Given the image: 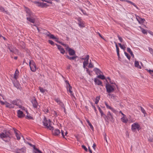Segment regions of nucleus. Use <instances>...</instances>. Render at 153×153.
I'll return each instance as SVG.
<instances>
[{
	"label": "nucleus",
	"instance_id": "1",
	"mask_svg": "<svg viewBox=\"0 0 153 153\" xmlns=\"http://www.w3.org/2000/svg\"><path fill=\"white\" fill-rule=\"evenodd\" d=\"M25 8L27 20L31 23H34L35 21V18L34 14L27 7H25Z\"/></svg>",
	"mask_w": 153,
	"mask_h": 153
},
{
	"label": "nucleus",
	"instance_id": "2",
	"mask_svg": "<svg viewBox=\"0 0 153 153\" xmlns=\"http://www.w3.org/2000/svg\"><path fill=\"white\" fill-rule=\"evenodd\" d=\"M43 125L48 129H49L50 130H53L54 128L51 126V121L50 119L48 120L47 119L44 117L43 121L42 122Z\"/></svg>",
	"mask_w": 153,
	"mask_h": 153
},
{
	"label": "nucleus",
	"instance_id": "3",
	"mask_svg": "<svg viewBox=\"0 0 153 153\" xmlns=\"http://www.w3.org/2000/svg\"><path fill=\"white\" fill-rule=\"evenodd\" d=\"M114 86L111 85L109 84H106L105 88L106 91L108 93H111L113 92L114 91Z\"/></svg>",
	"mask_w": 153,
	"mask_h": 153
},
{
	"label": "nucleus",
	"instance_id": "4",
	"mask_svg": "<svg viewBox=\"0 0 153 153\" xmlns=\"http://www.w3.org/2000/svg\"><path fill=\"white\" fill-rule=\"evenodd\" d=\"M29 65L31 70L32 71H35L36 70V65L33 60L30 61Z\"/></svg>",
	"mask_w": 153,
	"mask_h": 153
},
{
	"label": "nucleus",
	"instance_id": "5",
	"mask_svg": "<svg viewBox=\"0 0 153 153\" xmlns=\"http://www.w3.org/2000/svg\"><path fill=\"white\" fill-rule=\"evenodd\" d=\"M13 151L16 153H24L25 152L26 150L25 148H22L19 149L18 148H16V147L13 149Z\"/></svg>",
	"mask_w": 153,
	"mask_h": 153
},
{
	"label": "nucleus",
	"instance_id": "6",
	"mask_svg": "<svg viewBox=\"0 0 153 153\" xmlns=\"http://www.w3.org/2000/svg\"><path fill=\"white\" fill-rule=\"evenodd\" d=\"M31 102L32 103L33 106L34 108H37L38 107H39V108L40 107V106L39 105L37 100L35 97H34L32 99Z\"/></svg>",
	"mask_w": 153,
	"mask_h": 153
},
{
	"label": "nucleus",
	"instance_id": "7",
	"mask_svg": "<svg viewBox=\"0 0 153 153\" xmlns=\"http://www.w3.org/2000/svg\"><path fill=\"white\" fill-rule=\"evenodd\" d=\"M140 125L138 123H134L132 125L131 130L133 132L136 131V129L139 130Z\"/></svg>",
	"mask_w": 153,
	"mask_h": 153
},
{
	"label": "nucleus",
	"instance_id": "8",
	"mask_svg": "<svg viewBox=\"0 0 153 153\" xmlns=\"http://www.w3.org/2000/svg\"><path fill=\"white\" fill-rule=\"evenodd\" d=\"M66 50L68 51L69 55L70 56L76 55L75 51L71 48L69 47L68 46L66 48Z\"/></svg>",
	"mask_w": 153,
	"mask_h": 153
},
{
	"label": "nucleus",
	"instance_id": "9",
	"mask_svg": "<svg viewBox=\"0 0 153 153\" xmlns=\"http://www.w3.org/2000/svg\"><path fill=\"white\" fill-rule=\"evenodd\" d=\"M65 82L66 83V87L67 89V91H69V92L71 93V95L73 96V92L71 91L72 89V87L70 85L68 81H66Z\"/></svg>",
	"mask_w": 153,
	"mask_h": 153
},
{
	"label": "nucleus",
	"instance_id": "10",
	"mask_svg": "<svg viewBox=\"0 0 153 153\" xmlns=\"http://www.w3.org/2000/svg\"><path fill=\"white\" fill-rule=\"evenodd\" d=\"M6 130H4L3 132L0 134V137L2 139L8 137V135L6 133Z\"/></svg>",
	"mask_w": 153,
	"mask_h": 153
},
{
	"label": "nucleus",
	"instance_id": "11",
	"mask_svg": "<svg viewBox=\"0 0 153 153\" xmlns=\"http://www.w3.org/2000/svg\"><path fill=\"white\" fill-rule=\"evenodd\" d=\"M13 130L16 135V136L17 138V139L18 140H19L20 139V137L19 132V131L15 128H13Z\"/></svg>",
	"mask_w": 153,
	"mask_h": 153
},
{
	"label": "nucleus",
	"instance_id": "12",
	"mask_svg": "<svg viewBox=\"0 0 153 153\" xmlns=\"http://www.w3.org/2000/svg\"><path fill=\"white\" fill-rule=\"evenodd\" d=\"M135 16L137 20L140 24H142L145 21V19H144L141 18L140 16L136 14Z\"/></svg>",
	"mask_w": 153,
	"mask_h": 153
},
{
	"label": "nucleus",
	"instance_id": "13",
	"mask_svg": "<svg viewBox=\"0 0 153 153\" xmlns=\"http://www.w3.org/2000/svg\"><path fill=\"white\" fill-rule=\"evenodd\" d=\"M108 120H110L112 121L114 119L113 115L111 113L110 111H108L107 114Z\"/></svg>",
	"mask_w": 153,
	"mask_h": 153
},
{
	"label": "nucleus",
	"instance_id": "14",
	"mask_svg": "<svg viewBox=\"0 0 153 153\" xmlns=\"http://www.w3.org/2000/svg\"><path fill=\"white\" fill-rule=\"evenodd\" d=\"M89 58V56L87 55L85 58H83L82 59L85 60L83 62V65H87L88 63V60Z\"/></svg>",
	"mask_w": 153,
	"mask_h": 153
},
{
	"label": "nucleus",
	"instance_id": "15",
	"mask_svg": "<svg viewBox=\"0 0 153 153\" xmlns=\"http://www.w3.org/2000/svg\"><path fill=\"white\" fill-rule=\"evenodd\" d=\"M10 102L13 105H18V104H19L20 102L21 103V100L17 99L16 100L12 101L11 100Z\"/></svg>",
	"mask_w": 153,
	"mask_h": 153
},
{
	"label": "nucleus",
	"instance_id": "16",
	"mask_svg": "<svg viewBox=\"0 0 153 153\" xmlns=\"http://www.w3.org/2000/svg\"><path fill=\"white\" fill-rule=\"evenodd\" d=\"M17 116L19 118H22L25 116V115L23 114V112L20 110L17 111Z\"/></svg>",
	"mask_w": 153,
	"mask_h": 153
},
{
	"label": "nucleus",
	"instance_id": "17",
	"mask_svg": "<svg viewBox=\"0 0 153 153\" xmlns=\"http://www.w3.org/2000/svg\"><path fill=\"white\" fill-rule=\"evenodd\" d=\"M77 21L78 22V24L80 27H85L83 23L80 18L79 17L77 19Z\"/></svg>",
	"mask_w": 153,
	"mask_h": 153
},
{
	"label": "nucleus",
	"instance_id": "18",
	"mask_svg": "<svg viewBox=\"0 0 153 153\" xmlns=\"http://www.w3.org/2000/svg\"><path fill=\"white\" fill-rule=\"evenodd\" d=\"M122 1H126L127 2L133 5L134 7H135L137 9L139 10V8L133 2H131V1H129L128 0H120Z\"/></svg>",
	"mask_w": 153,
	"mask_h": 153
},
{
	"label": "nucleus",
	"instance_id": "19",
	"mask_svg": "<svg viewBox=\"0 0 153 153\" xmlns=\"http://www.w3.org/2000/svg\"><path fill=\"white\" fill-rule=\"evenodd\" d=\"M94 82L96 84L98 85H101L102 86H103L102 82L99 80L97 78H95L94 79Z\"/></svg>",
	"mask_w": 153,
	"mask_h": 153
},
{
	"label": "nucleus",
	"instance_id": "20",
	"mask_svg": "<svg viewBox=\"0 0 153 153\" xmlns=\"http://www.w3.org/2000/svg\"><path fill=\"white\" fill-rule=\"evenodd\" d=\"M53 134L55 136H59L60 134V130L58 129H56L53 131Z\"/></svg>",
	"mask_w": 153,
	"mask_h": 153
},
{
	"label": "nucleus",
	"instance_id": "21",
	"mask_svg": "<svg viewBox=\"0 0 153 153\" xmlns=\"http://www.w3.org/2000/svg\"><path fill=\"white\" fill-rule=\"evenodd\" d=\"M66 57L67 58H68V59H69L71 60H76V59L78 57V56H76V55H75V56H73L72 57H70L68 55H67L66 56Z\"/></svg>",
	"mask_w": 153,
	"mask_h": 153
},
{
	"label": "nucleus",
	"instance_id": "22",
	"mask_svg": "<svg viewBox=\"0 0 153 153\" xmlns=\"http://www.w3.org/2000/svg\"><path fill=\"white\" fill-rule=\"evenodd\" d=\"M95 72V73L97 75H98L99 74L100 75L101 73H102V72L100 71V70L98 68H95L93 70Z\"/></svg>",
	"mask_w": 153,
	"mask_h": 153
},
{
	"label": "nucleus",
	"instance_id": "23",
	"mask_svg": "<svg viewBox=\"0 0 153 153\" xmlns=\"http://www.w3.org/2000/svg\"><path fill=\"white\" fill-rule=\"evenodd\" d=\"M19 72L18 70L17 69H16L15 72V74H14V78L15 79H16L18 78V76L19 75Z\"/></svg>",
	"mask_w": 153,
	"mask_h": 153
},
{
	"label": "nucleus",
	"instance_id": "24",
	"mask_svg": "<svg viewBox=\"0 0 153 153\" xmlns=\"http://www.w3.org/2000/svg\"><path fill=\"white\" fill-rule=\"evenodd\" d=\"M48 33L47 34V36L49 37L50 39H54L56 37L54 36V35L51 34L49 32H48Z\"/></svg>",
	"mask_w": 153,
	"mask_h": 153
},
{
	"label": "nucleus",
	"instance_id": "25",
	"mask_svg": "<svg viewBox=\"0 0 153 153\" xmlns=\"http://www.w3.org/2000/svg\"><path fill=\"white\" fill-rule=\"evenodd\" d=\"M134 65L135 67H137L139 69H141V66L139 65V63L137 61H135Z\"/></svg>",
	"mask_w": 153,
	"mask_h": 153
},
{
	"label": "nucleus",
	"instance_id": "26",
	"mask_svg": "<svg viewBox=\"0 0 153 153\" xmlns=\"http://www.w3.org/2000/svg\"><path fill=\"white\" fill-rule=\"evenodd\" d=\"M54 100L59 105L62 103L59 98H55Z\"/></svg>",
	"mask_w": 153,
	"mask_h": 153
},
{
	"label": "nucleus",
	"instance_id": "27",
	"mask_svg": "<svg viewBox=\"0 0 153 153\" xmlns=\"http://www.w3.org/2000/svg\"><path fill=\"white\" fill-rule=\"evenodd\" d=\"M86 122L88 123V125L90 126V128L92 130H94V127L91 123H90L89 121L88 120H86Z\"/></svg>",
	"mask_w": 153,
	"mask_h": 153
},
{
	"label": "nucleus",
	"instance_id": "28",
	"mask_svg": "<svg viewBox=\"0 0 153 153\" xmlns=\"http://www.w3.org/2000/svg\"><path fill=\"white\" fill-rule=\"evenodd\" d=\"M114 43L115 44V46H116V51H117V54H118L119 55V53H119V48L118 47L117 45V43L115 42H114Z\"/></svg>",
	"mask_w": 153,
	"mask_h": 153
},
{
	"label": "nucleus",
	"instance_id": "29",
	"mask_svg": "<svg viewBox=\"0 0 153 153\" xmlns=\"http://www.w3.org/2000/svg\"><path fill=\"white\" fill-rule=\"evenodd\" d=\"M26 112L27 113V115L26 117V118L27 119L33 120V118L32 117L30 116L29 115H28V113L27 111H26Z\"/></svg>",
	"mask_w": 153,
	"mask_h": 153
},
{
	"label": "nucleus",
	"instance_id": "30",
	"mask_svg": "<svg viewBox=\"0 0 153 153\" xmlns=\"http://www.w3.org/2000/svg\"><path fill=\"white\" fill-rule=\"evenodd\" d=\"M33 146L34 149L36 151L35 153H37V152L39 153H42L41 151L39 150L37 148H35V146L34 145H33Z\"/></svg>",
	"mask_w": 153,
	"mask_h": 153
},
{
	"label": "nucleus",
	"instance_id": "31",
	"mask_svg": "<svg viewBox=\"0 0 153 153\" xmlns=\"http://www.w3.org/2000/svg\"><path fill=\"white\" fill-rule=\"evenodd\" d=\"M140 107L142 112L144 114V116H145L146 114V111L142 106H140Z\"/></svg>",
	"mask_w": 153,
	"mask_h": 153
},
{
	"label": "nucleus",
	"instance_id": "32",
	"mask_svg": "<svg viewBox=\"0 0 153 153\" xmlns=\"http://www.w3.org/2000/svg\"><path fill=\"white\" fill-rule=\"evenodd\" d=\"M34 3L36 4L37 6L40 7H42V2H39L38 1H34Z\"/></svg>",
	"mask_w": 153,
	"mask_h": 153
},
{
	"label": "nucleus",
	"instance_id": "33",
	"mask_svg": "<svg viewBox=\"0 0 153 153\" xmlns=\"http://www.w3.org/2000/svg\"><path fill=\"white\" fill-rule=\"evenodd\" d=\"M97 77L102 79H105V76L103 75H102L101 74L98 75Z\"/></svg>",
	"mask_w": 153,
	"mask_h": 153
},
{
	"label": "nucleus",
	"instance_id": "34",
	"mask_svg": "<svg viewBox=\"0 0 153 153\" xmlns=\"http://www.w3.org/2000/svg\"><path fill=\"white\" fill-rule=\"evenodd\" d=\"M100 99V97L99 96H97L96 98L95 104H97L98 103Z\"/></svg>",
	"mask_w": 153,
	"mask_h": 153
},
{
	"label": "nucleus",
	"instance_id": "35",
	"mask_svg": "<svg viewBox=\"0 0 153 153\" xmlns=\"http://www.w3.org/2000/svg\"><path fill=\"white\" fill-rule=\"evenodd\" d=\"M102 117L105 120V122H108V117H107V115H106L105 114V115H104Z\"/></svg>",
	"mask_w": 153,
	"mask_h": 153
},
{
	"label": "nucleus",
	"instance_id": "36",
	"mask_svg": "<svg viewBox=\"0 0 153 153\" xmlns=\"http://www.w3.org/2000/svg\"><path fill=\"white\" fill-rule=\"evenodd\" d=\"M0 10L2 12H7V11L5 10L4 8L1 5H0Z\"/></svg>",
	"mask_w": 153,
	"mask_h": 153
},
{
	"label": "nucleus",
	"instance_id": "37",
	"mask_svg": "<svg viewBox=\"0 0 153 153\" xmlns=\"http://www.w3.org/2000/svg\"><path fill=\"white\" fill-rule=\"evenodd\" d=\"M124 54L125 56L127 57V58L130 60V59L131 57L130 55L128 54L126 52H124Z\"/></svg>",
	"mask_w": 153,
	"mask_h": 153
},
{
	"label": "nucleus",
	"instance_id": "38",
	"mask_svg": "<svg viewBox=\"0 0 153 153\" xmlns=\"http://www.w3.org/2000/svg\"><path fill=\"white\" fill-rule=\"evenodd\" d=\"M6 133L8 135V137L10 138L11 137V134L10 133V131L9 130L7 131L6 130Z\"/></svg>",
	"mask_w": 153,
	"mask_h": 153
},
{
	"label": "nucleus",
	"instance_id": "39",
	"mask_svg": "<svg viewBox=\"0 0 153 153\" xmlns=\"http://www.w3.org/2000/svg\"><path fill=\"white\" fill-rule=\"evenodd\" d=\"M117 37L120 42H123V39L122 37L120 36L119 35H117Z\"/></svg>",
	"mask_w": 153,
	"mask_h": 153
},
{
	"label": "nucleus",
	"instance_id": "40",
	"mask_svg": "<svg viewBox=\"0 0 153 153\" xmlns=\"http://www.w3.org/2000/svg\"><path fill=\"white\" fill-rule=\"evenodd\" d=\"M39 90L42 93H44L45 92V90L43 88L41 87H39Z\"/></svg>",
	"mask_w": 153,
	"mask_h": 153
},
{
	"label": "nucleus",
	"instance_id": "41",
	"mask_svg": "<svg viewBox=\"0 0 153 153\" xmlns=\"http://www.w3.org/2000/svg\"><path fill=\"white\" fill-rule=\"evenodd\" d=\"M121 119L123 122L126 123L128 121V120L126 119V118L124 117H123Z\"/></svg>",
	"mask_w": 153,
	"mask_h": 153
},
{
	"label": "nucleus",
	"instance_id": "42",
	"mask_svg": "<svg viewBox=\"0 0 153 153\" xmlns=\"http://www.w3.org/2000/svg\"><path fill=\"white\" fill-rule=\"evenodd\" d=\"M90 62L89 63V64L88 66V67L89 68H93L94 67V65L92 64L91 60H90Z\"/></svg>",
	"mask_w": 153,
	"mask_h": 153
},
{
	"label": "nucleus",
	"instance_id": "43",
	"mask_svg": "<svg viewBox=\"0 0 153 153\" xmlns=\"http://www.w3.org/2000/svg\"><path fill=\"white\" fill-rule=\"evenodd\" d=\"M59 51H60V53L63 54H64L65 53V51L63 48H62Z\"/></svg>",
	"mask_w": 153,
	"mask_h": 153
},
{
	"label": "nucleus",
	"instance_id": "44",
	"mask_svg": "<svg viewBox=\"0 0 153 153\" xmlns=\"http://www.w3.org/2000/svg\"><path fill=\"white\" fill-rule=\"evenodd\" d=\"M149 49L151 53L153 56V49L152 48L150 47H149Z\"/></svg>",
	"mask_w": 153,
	"mask_h": 153
},
{
	"label": "nucleus",
	"instance_id": "45",
	"mask_svg": "<svg viewBox=\"0 0 153 153\" xmlns=\"http://www.w3.org/2000/svg\"><path fill=\"white\" fill-rule=\"evenodd\" d=\"M48 42L51 45L53 46H54V43L51 40H48Z\"/></svg>",
	"mask_w": 153,
	"mask_h": 153
},
{
	"label": "nucleus",
	"instance_id": "46",
	"mask_svg": "<svg viewBox=\"0 0 153 153\" xmlns=\"http://www.w3.org/2000/svg\"><path fill=\"white\" fill-rule=\"evenodd\" d=\"M105 106H106V108H108V109H110L111 108V107L110 106H109L108 105V103L106 102H105Z\"/></svg>",
	"mask_w": 153,
	"mask_h": 153
},
{
	"label": "nucleus",
	"instance_id": "47",
	"mask_svg": "<svg viewBox=\"0 0 153 153\" xmlns=\"http://www.w3.org/2000/svg\"><path fill=\"white\" fill-rule=\"evenodd\" d=\"M42 7L48 6V5L46 3L42 2Z\"/></svg>",
	"mask_w": 153,
	"mask_h": 153
},
{
	"label": "nucleus",
	"instance_id": "48",
	"mask_svg": "<svg viewBox=\"0 0 153 153\" xmlns=\"http://www.w3.org/2000/svg\"><path fill=\"white\" fill-rule=\"evenodd\" d=\"M55 45H56V46L57 47V48H58V49L59 50H60L61 49H62V48H63L62 46H61V45H57V44H55Z\"/></svg>",
	"mask_w": 153,
	"mask_h": 153
},
{
	"label": "nucleus",
	"instance_id": "49",
	"mask_svg": "<svg viewBox=\"0 0 153 153\" xmlns=\"http://www.w3.org/2000/svg\"><path fill=\"white\" fill-rule=\"evenodd\" d=\"M82 147L87 152L88 149L85 146L82 145Z\"/></svg>",
	"mask_w": 153,
	"mask_h": 153
},
{
	"label": "nucleus",
	"instance_id": "50",
	"mask_svg": "<svg viewBox=\"0 0 153 153\" xmlns=\"http://www.w3.org/2000/svg\"><path fill=\"white\" fill-rule=\"evenodd\" d=\"M10 104V103L7 102H5V105H6V107L9 108Z\"/></svg>",
	"mask_w": 153,
	"mask_h": 153
},
{
	"label": "nucleus",
	"instance_id": "51",
	"mask_svg": "<svg viewBox=\"0 0 153 153\" xmlns=\"http://www.w3.org/2000/svg\"><path fill=\"white\" fill-rule=\"evenodd\" d=\"M110 109H111V111H113L114 113H116V112H117L116 111L115 109H114L113 108L111 107Z\"/></svg>",
	"mask_w": 153,
	"mask_h": 153
},
{
	"label": "nucleus",
	"instance_id": "52",
	"mask_svg": "<svg viewBox=\"0 0 153 153\" xmlns=\"http://www.w3.org/2000/svg\"><path fill=\"white\" fill-rule=\"evenodd\" d=\"M127 51L128 52L130 53L132 51H131L130 48H127Z\"/></svg>",
	"mask_w": 153,
	"mask_h": 153
},
{
	"label": "nucleus",
	"instance_id": "53",
	"mask_svg": "<svg viewBox=\"0 0 153 153\" xmlns=\"http://www.w3.org/2000/svg\"><path fill=\"white\" fill-rule=\"evenodd\" d=\"M142 32L144 34H145L146 33V31L145 29L143 28L141 29Z\"/></svg>",
	"mask_w": 153,
	"mask_h": 153
},
{
	"label": "nucleus",
	"instance_id": "54",
	"mask_svg": "<svg viewBox=\"0 0 153 153\" xmlns=\"http://www.w3.org/2000/svg\"><path fill=\"white\" fill-rule=\"evenodd\" d=\"M18 83H14V86L16 87L17 88H19V85Z\"/></svg>",
	"mask_w": 153,
	"mask_h": 153
},
{
	"label": "nucleus",
	"instance_id": "55",
	"mask_svg": "<svg viewBox=\"0 0 153 153\" xmlns=\"http://www.w3.org/2000/svg\"><path fill=\"white\" fill-rule=\"evenodd\" d=\"M146 70L147 71H149V72L151 74H152V73H153V70H148V69H147Z\"/></svg>",
	"mask_w": 153,
	"mask_h": 153
},
{
	"label": "nucleus",
	"instance_id": "56",
	"mask_svg": "<svg viewBox=\"0 0 153 153\" xmlns=\"http://www.w3.org/2000/svg\"><path fill=\"white\" fill-rule=\"evenodd\" d=\"M60 106L62 108H63V109L64 108H65V105H64V104L62 103L60 105Z\"/></svg>",
	"mask_w": 153,
	"mask_h": 153
},
{
	"label": "nucleus",
	"instance_id": "57",
	"mask_svg": "<svg viewBox=\"0 0 153 153\" xmlns=\"http://www.w3.org/2000/svg\"><path fill=\"white\" fill-rule=\"evenodd\" d=\"M64 131H62V130H61V134H62V136L63 138H65V136L64 134Z\"/></svg>",
	"mask_w": 153,
	"mask_h": 153
},
{
	"label": "nucleus",
	"instance_id": "58",
	"mask_svg": "<svg viewBox=\"0 0 153 153\" xmlns=\"http://www.w3.org/2000/svg\"><path fill=\"white\" fill-rule=\"evenodd\" d=\"M120 47L121 49L124 50H125L126 48V47L124 46V45H122L121 47Z\"/></svg>",
	"mask_w": 153,
	"mask_h": 153
},
{
	"label": "nucleus",
	"instance_id": "59",
	"mask_svg": "<svg viewBox=\"0 0 153 153\" xmlns=\"http://www.w3.org/2000/svg\"><path fill=\"white\" fill-rule=\"evenodd\" d=\"M53 114H55V116H56V117H57L58 115V114L57 113V112L56 111H54Z\"/></svg>",
	"mask_w": 153,
	"mask_h": 153
},
{
	"label": "nucleus",
	"instance_id": "60",
	"mask_svg": "<svg viewBox=\"0 0 153 153\" xmlns=\"http://www.w3.org/2000/svg\"><path fill=\"white\" fill-rule=\"evenodd\" d=\"M54 39H55V41H56L58 42H59V43H60V42L59 41H58V38H56V37Z\"/></svg>",
	"mask_w": 153,
	"mask_h": 153
},
{
	"label": "nucleus",
	"instance_id": "61",
	"mask_svg": "<svg viewBox=\"0 0 153 153\" xmlns=\"http://www.w3.org/2000/svg\"><path fill=\"white\" fill-rule=\"evenodd\" d=\"M104 139L106 140V142L107 143V140L106 139V134H105L104 135Z\"/></svg>",
	"mask_w": 153,
	"mask_h": 153
},
{
	"label": "nucleus",
	"instance_id": "62",
	"mask_svg": "<svg viewBox=\"0 0 153 153\" xmlns=\"http://www.w3.org/2000/svg\"><path fill=\"white\" fill-rule=\"evenodd\" d=\"M0 103L2 105H4L5 104V102H4L0 100Z\"/></svg>",
	"mask_w": 153,
	"mask_h": 153
},
{
	"label": "nucleus",
	"instance_id": "63",
	"mask_svg": "<svg viewBox=\"0 0 153 153\" xmlns=\"http://www.w3.org/2000/svg\"><path fill=\"white\" fill-rule=\"evenodd\" d=\"M101 114V117H102L104 115H105V114H104L103 111H102L101 112H100Z\"/></svg>",
	"mask_w": 153,
	"mask_h": 153
},
{
	"label": "nucleus",
	"instance_id": "64",
	"mask_svg": "<svg viewBox=\"0 0 153 153\" xmlns=\"http://www.w3.org/2000/svg\"><path fill=\"white\" fill-rule=\"evenodd\" d=\"M97 107H98V109L100 112L102 111L101 109L100 108V107L99 106H97Z\"/></svg>",
	"mask_w": 153,
	"mask_h": 153
}]
</instances>
